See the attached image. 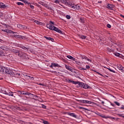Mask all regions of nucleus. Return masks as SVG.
<instances>
[{"label": "nucleus", "instance_id": "f704fd0d", "mask_svg": "<svg viewBox=\"0 0 124 124\" xmlns=\"http://www.w3.org/2000/svg\"><path fill=\"white\" fill-rule=\"evenodd\" d=\"M107 69L109 70V71H110L111 72H113V73H115V72L114 70L111 69V68H107Z\"/></svg>", "mask_w": 124, "mask_h": 124}, {"label": "nucleus", "instance_id": "f03ea898", "mask_svg": "<svg viewBox=\"0 0 124 124\" xmlns=\"http://www.w3.org/2000/svg\"><path fill=\"white\" fill-rule=\"evenodd\" d=\"M17 46L19 47V48H21V49H23V51H24V52H28L29 51V50H30V47L29 46H23V45H17Z\"/></svg>", "mask_w": 124, "mask_h": 124}, {"label": "nucleus", "instance_id": "6e6d98bb", "mask_svg": "<svg viewBox=\"0 0 124 124\" xmlns=\"http://www.w3.org/2000/svg\"><path fill=\"white\" fill-rule=\"evenodd\" d=\"M71 60L72 61H75L76 60V59H75V58H74V57H72Z\"/></svg>", "mask_w": 124, "mask_h": 124}, {"label": "nucleus", "instance_id": "b1692460", "mask_svg": "<svg viewBox=\"0 0 124 124\" xmlns=\"http://www.w3.org/2000/svg\"><path fill=\"white\" fill-rule=\"evenodd\" d=\"M13 76H16V77H19V76H20V73H14Z\"/></svg>", "mask_w": 124, "mask_h": 124}, {"label": "nucleus", "instance_id": "72a5a7b5", "mask_svg": "<svg viewBox=\"0 0 124 124\" xmlns=\"http://www.w3.org/2000/svg\"><path fill=\"white\" fill-rule=\"evenodd\" d=\"M3 56H5L2 51H0V57H3Z\"/></svg>", "mask_w": 124, "mask_h": 124}, {"label": "nucleus", "instance_id": "5fc2aeb1", "mask_svg": "<svg viewBox=\"0 0 124 124\" xmlns=\"http://www.w3.org/2000/svg\"><path fill=\"white\" fill-rule=\"evenodd\" d=\"M96 73H97V74H98V75H100L101 76H103V75H102V74H100V73L96 72Z\"/></svg>", "mask_w": 124, "mask_h": 124}, {"label": "nucleus", "instance_id": "603ef678", "mask_svg": "<svg viewBox=\"0 0 124 124\" xmlns=\"http://www.w3.org/2000/svg\"><path fill=\"white\" fill-rule=\"evenodd\" d=\"M20 38H21L22 39H25V36H21V35H20Z\"/></svg>", "mask_w": 124, "mask_h": 124}, {"label": "nucleus", "instance_id": "cd10ccee", "mask_svg": "<svg viewBox=\"0 0 124 124\" xmlns=\"http://www.w3.org/2000/svg\"><path fill=\"white\" fill-rule=\"evenodd\" d=\"M80 22H81V23H85V21H84V18L83 17H80Z\"/></svg>", "mask_w": 124, "mask_h": 124}, {"label": "nucleus", "instance_id": "4c0bfd02", "mask_svg": "<svg viewBox=\"0 0 124 124\" xmlns=\"http://www.w3.org/2000/svg\"><path fill=\"white\" fill-rule=\"evenodd\" d=\"M0 43H5V42H5V41H4L1 39H0Z\"/></svg>", "mask_w": 124, "mask_h": 124}, {"label": "nucleus", "instance_id": "20e7f679", "mask_svg": "<svg viewBox=\"0 0 124 124\" xmlns=\"http://www.w3.org/2000/svg\"><path fill=\"white\" fill-rule=\"evenodd\" d=\"M66 5H68L69 7H71V8H74L75 4L71 2L70 1H68L67 0V2L66 3Z\"/></svg>", "mask_w": 124, "mask_h": 124}, {"label": "nucleus", "instance_id": "aec40b11", "mask_svg": "<svg viewBox=\"0 0 124 124\" xmlns=\"http://www.w3.org/2000/svg\"><path fill=\"white\" fill-rule=\"evenodd\" d=\"M107 6H108L107 8H108V9H110V10L113 9V5L108 4Z\"/></svg>", "mask_w": 124, "mask_h": 124}, {"label": "nucleus", "instance_id": "1a4fd4ad", "mask_svg": "<svg viewBox=\"0 0 124 124\" xmlns=\"http://www.w3.org/2000/svg\"><path fill=\"white\" fill-rule=\"evenodd\" d=\"M4 31H5V32H7V33H13V34H14V33H16V32H13V31L6 29L4 30Z\"/></svg>", "mask_w": 124, "mask_h": 124}, {"label": "nucleus", "instance_id": "49530a36", "mask_svg": "<svg viewBox=\"0 0 124 124\" xmlns=\"http://www.w3.org/2000/svg\"><path fill=\"white\" fill-rule=\"evenodd\" d=\"M18 93L19 94H24V91H18Z\"/></svg>", "mask_w": 124, "mask_h": 124}, {"label": "nucleus", "instance_id": "58836bf2", "mask_svg": "<svg viewBox=\"0 0 124 124\" xmlns=\"http://www.w3.org/2000/svg\"><path fill=\"white\" fill-rule=\"evenodd\" d=\"M34 22L36 23V24H37V25H39L40 24V21H39L38 20H35L34 21Z\"/></svg>", "mask_w": 124, "mask_h": 124}, {"label": "nucleus", "instance_id": "09e8293b", "mask_svg": "<svg viewBox=\"0 0 124 124\" xmlns=\"http://www.w3.org/2000/svg\"><path fill=\"white\" fill-rule=\"evenodd\" d=\"M107 28H108V29H110L111 25L108 24L107 25Z\"/></svg>", "mask_w": 124, "mask_h": 124}, {"label": "nucleus", "instance_id": "de8ad7c7", "mask_svg": "<svg viewBox=\"0 0 124 124\" xmlns=\"http://www.w3.org/2000/svg\"><path fill=\"white\" fill-rule=\"evenodd\" d=\"M43 123L44 124H49V122H48L47 121H44Z\"/></svg>", "mask_w": 124, "mask_h": 124}, {"label": "nucleus", "instance_id": "0eeeda50", "mask_svg": "<svg viewBox=\"0 0 124 124\" xmlns=\"http://www.w3.org/2000/svg\"><path fill=\"white\" fill-rule=\"evenodd\" d=\"M46 27L48 29H49V30H51V31H54L55 28L54 25L51 24H47Z\"/></svg>", "mask_w": 124, "mask_h": 124}, {"label": "nucleus", "instance_id": "c03bdc74", "mask_svg": "<svg viewBox=\"0 0 124 124\" xmlns=\"http://www.w3.org/2000/svg\"><path fill=\"white\" fill-rule=\"evenodd\" d=\"M67 58H68V59H70V60H72L73 57L70 55H68L67 56Z\"/></svg>", "mask_w": 124, "mask_h": 124}, {"label": "nucleus", "instance_id": "4be33fe9", "mask_svg": "<svg viewBox=\"0 0 124 124\" xmlns=\"http://www.w3.org/2000/svg\"><path fill=\"white\" fill-rule=\"evenodd\" d=\"M117 67L118 69H119V70H122V69H123V66H122V65L121 64L118 65Z\"/></svg>", "mask_w": 124, "mask_h": 124}, {"label": "nucleus", "instance_id": "a18cd8bd", "mask_svg": "<svg viewBox=\"0 0 124 124\" xmlns=\"http://www.w3.org/2000/svg\"><path fill=\"white\" fill-rule=\"evenodd\" d=\"M108 53H111V52H112V49H111L109 48H108Z\"/></svg>", "mask_w": 124, "mask_h": 124}, {"label": "nucleus", "instance_id": "680f3d73", "mask_svg": "<svg viewBox=\"0 0 124 124\" xmlns=\"http://www.w3.org/2000/svg\"><path fill=\"white\" fill-rule=\"evenodd\" d=\"M53 63H52L50 66V67H51V68H53Z\"/></svg>", "mask_w": 124, "mask_h": 124}, {"label": "nucleus", "instance_id": "e2e57ef3", "mask_svg": "<svg viewBox=\"0 0 124 124\" xmlns=\"http://www.w3.org/2000/svg\"><path fill=\"white\" fill-rule=\"evenodd\" d=\"M121 71L122 72H124V67L122 68V69H121Z\"/></svg>", "mask_w": 124, "mask_h": 124}, {"label": "nucleus", "instance_id": "c756f323", "mask_svg": "<svg viewBox=\"0 0 124 124\" xmlns=\"http://www.w3.org/2000/svg\"><path fill=\"white\" fill-rule=\"evenodd\" d=\"M23 2L25 3V4H28V5H30V4H31V3L29 2L26 0H24V1H23Z\"/></svg>", "mask_w": 124, "mask_h": 124}, {"label": "nucleus", "instance_id": "39448f33", "mask_svg": "<svg viewBox=\"0 0 124 124\" xmlns=\"http://www.w3.org/2000/svg\"><path fill=\"white\" fill-rule=\"evenodd\" d=\"M12 53H14L15 54H17L18 56V57H22V54L20 53V51L17 50V49H12Z\"/></svg>", "mask_w": 124, "mask_h": 124}, {"label": "nucleus", "instance_id": "c9c22d12", "mask_svg": "<svg viewBox=\"0 0 124 124\" xmlns=\"http://www.w3.org/2000/svg\"><path fill=\"white\" fill-rule=\"evenodd\" d=\"M45 38H46V39H47V40H49V39H52V38L49 37H47V36H44Z\"/></svg>", "mask_w": 124, "mask_h": 124}, {"label": "nucleus", "instance_id": "3c124183", "mask_svg": "<svg viewBox=\"0 0 124 124\" xmlns=\"http://www.w3.org/2000/svg\"><path fill=\"white\" fill-rule=\"evenodd\" d=\"M90 68L89 65H86V68H87V69H89V68Z\"/></svg>", "mask_w": 124, "mask_h": 124}, {"label": "nucleus", "instance_id": "4d7b16f0", "mask_svg": "<svg viewBox=\"0 0 124 124\" xmlns=\"http://www.w3.org/2000/svg\"><path fill=\"white\" fill-rule=\"evenodd\" d=\"M0 8H2V3H0Z\"/></svg>", "mask_w": 124, "mask_h": 124}, {"label": "nucleus", "instance_id": "864d4df0", "mask_svg": "<svg viewBox=\"0 0 124 124\" xmlns=\"http://www.w3.org/2000/svg\"><path fill=\"white\" fill-rule=\"evenodd\" d=\"M78 69H79V70H83V68L79 66V67H78Z\"/></svg>", "mask_w": 124, "mask_h": 124}, {"label": "nucleus", "instance_id": "bf43d9fd", "mask_svg": "<svg viewBox=\"0 0 124 124\" xmlns=\"http://www.w3.org/2000/svg\"><path fill=\"white\" fill-rule=\"evenodd\" d=\"M49 23H50V24H52V25H54V22H52V21H49Z\"/></svg>", "mask_w": 124, "mask_h": 124}, {"label": "nucleus", "instance_id": "7ed1b4c3", "mask_svg": "<svg viewBox=\"0 0 124 124\" xmlns=\"http://www.w3.org/2000/svg\"><path fill=\"white\" fill-rule=\"evenodd\" d=\"M79 87H81V88H83V89H91V87L89 86L88 84L83 82L79 83Z\"/></svg>", "mask_w": 124, "mask_h": 124}, {"label": "nucleus", "instance_id": "423d86ee", "mask_svg": "<svg viewBox=\"0 0 124 124\" xmlns=\"http://www.w3.org/2000/svg\"><path fill=\"white\" fill-rule=\"evenodd\" d=\"M79 102H80L81 103H87L88 104H93V102L86 100H79Z\"/></svg>", "mask_w": 124, "mask_h": 124}, {"label": "nucleus", "instance_id": "79ce46f5", "mask_svg": "<svg viewBox=\"0 0 124 124\" xmlns=\"http://www.w3.org/2000/svg\"><path fill=\"white\" fill-rule=\"evenodd\" d=\"M114 103H115V104H116V105H117V106H120V103L118 102L115 101Z\"/></svg>", "mask_w": 124, "mask_h": 124}, {"label": "nucleus", "instance_id": "a19ab883", "mask_svg": "<svg viewBox=\"0 0 124 124\" xmlns=\"http://www.w3.org/2000/svg\"><path fill=\"white\" fill-rule=\"evenodd\" d=\"M66 82L68 83H72V80L71 79H66Z\"/></svg>", "mask_w": 124, "mask_h": 124}, {"label": "nucleus", "instance_id": "7c9ffc66", "mask_svg": "<svg viewBox=\"0 0 124 124\" xmlns=\"http://www.w3.org/2000/svg\"><path fill=\"white\" fill-rule=\"evenodd\" d=\"M8 6L7 5H5V4H3L2 3V8H7Z\"/></svg>", "mask_w": 124, "mask_h": 124}, {"label": "nucleus", "instance_id": "473e14b6", "mask_svg": "<svg viewBox=\"0 0 124 124\" xmlns=\"http://www.w3.org/2000/svg\"><path fill=\"white\" fill-rule=\"evenodd\" d=\"M16 4H17V5H24V3L21 2H17Z\"/></svg>", "mask_w": 124, "mask_h": 124}, {"label": "nucleus", "instance_id": "f3484780", "mask_svg": "<svg viewBox=\"0 0 124 124\" xmlns=\"http://www.w3.org/2000/svg\"><path fill=\"white\" fill-rule=\"evenodd\" d=\"M0 49L6 51V50H7V47L5 46H0Z\"/></svg>", "mask_w": 124, "mask_h": 124}, {"label": "nucleus", "instance_id": "69168bd1", "mask_svg": "<svg viewBox=\"0 0 124 124\" xmlns=\"http://www.w3.org/2000/svg\"><path fill=\"white\" fill-rule=\"evenodd\" d=\"M87 61H88V62H92V60L90 59H87Z\"/></svg>", "mask_w": 124, "mask_h": 124}, {"label": "nucleus", "instance_id": "2eb2a0df", "mask_svg": "<svg viewBox=\"0 0 124 124\" xmlns=\"http://www.w3.org/2000/svg\"><path fill=\"white\" fill-rule=\"evenodd\" d=\"M80 83H81L79 81H75L74 80H72V84H74L75 85H77V84H78L79 87H80Z\"/></svg>", "mask_w": 124, "mask_h": 124}, {"label": "nucleus", "instance_id": "dca6fc26", "mask_svg": "<svg viewBox=\"0 0 124 124\" xmlns=\"http://www.w3.org/2000/svg\"><path fill=\"white\" fill-rule=\"evenodd\" d=\"M5 94H7L8 95H9L10 96H13V92L8 93V92H5Z\"/></svg>", "mask_w": 124, "mask_h": 124}, {"label": "nucleus", "instance_id": "5701e85b", "mask_svg": "<svg viewBox=\"0 0 124 124\" xmlns=\"http://www.w3.org/2000/svg\"><path fill=\"white\" fill-rule=\"evenodd\" d=\"M68 115L71 117H73L74 118H76V115L73 113H68Z\"/></svg>", "mask_w": 124, "mask_h": 124}, {"label": "nucleus", "instance_id": "37998d69", "mask_svg": "<svg viewBox=\"0 0 124 124\" xmlns=\"http://www.w3.org/2000/svg\"><path fill=\"white\" fill-rule=\"evenodd\" d=\"M66 18H67L68 20H69V19H70L71 17L70 16L67 15L66 16Z\"/></svg>", "mask_w": 124, "mask_h": 124}, {"label": "nucleus", "instance_id": "2f4dec72", "mask_svg": "<svg viewBox=\"0 0 124 124\" xmlns=\"http://www.w3.org/2000/svg\"><path fill=\"white\" fill-rule=\"evenodd\" d=\"M53 2H55V3L60 4V0H54Z\"/></svg>", "mask_w": 124, "mask_h": 124}, {"label": "nucleus", "instance_id": "412c9836", "mask_svg": "<svg viewBox=\"0 0 124 124\" xmlns=\"http://www.w3.org/2000/svg\"><path fill=\"white\" fill-rule=\"evenodd\" d=\"M13 36H15V37H16V38H20L21 37V35H17V32H16V33H14V34H13Z\"/></svg>", "mask_w": 124, "mask_h": 124}, {"label": "nucleus", "instance_id": "a878e982", "mask_svg": "<svg viewBox=\"0 0 124 124\" xmlns=\"http://www.w3.org/2000/svg\"><path fill=\"white\" fill-rule=\"evenodd\" d=\"M25 76H26V77H29L30 78H29V79H31V80H34V78L31 77V76H29L27 75H25Z\"/></svg>", "mask_w": 124, "mask_h": 124}, {"label": "nucleus", "instance_id": "e433bc0d", "mask_svg": "<svg viewBox=\"0 0 124 124\" xmlns=\"http://www.w3.org/2000/svg\"><path fill=\"white\" fill-rule=\"evenodd\" d=\"M43 6H45V7H46V8H48V5L45 3H44Z\"/></svg>", "mask_w": 124, "mask_h": 124}, {"label": "nucleus", "instance_id": "13d9d810", "mask_svg": "<svg viewBox=\"0 0 124 124\" xmlns=\"http://www.w3.org/2000/svg\"><path fill=\"white\" fill-rule=\"evenodd\" d=\"M119 116L120 117H122V118H124V116H123V114H119Z\"/></svg>", "mask_w": 124, "mask_h": 124}, {"label": "nucleus", "instance_id": "052dcab7", "mask_svg": "<svg viewBox=\"0 0 124 124\" xmlns=\"http://www.w3.org/2000/svg\"><path fill=\"white\" fill-rule=\"evenodd\" d=\"M49 40H50V41H51L52 42H54V39L51 38V39H49Z\"/></svg>", "mask_w": 124, "mask_h": 124}, {"label": "nucleus", "instance_id": "9b49d317", "mask_svg": "<svg viewBox=\"0 0 124 124\" xmlns=\"http://www.w3.org/2000/svg\"><path fill=\"white\" fill-rule=\"evenodd\" d=\"M55 31H57V32H59V33H62V31L58 28L55 27L54 30Z\"/></svg>", "mask_w": 124, "mask_h": 124}, {"label": "nucleus", "instance_id": "bb28decb", "mask_svg": "<svg viewBox=\"0 0 124 124\" xmlns=\"http://www.w3.org/2000/svg\"><path fill=\"white\" fill-rule=\"evenodd\" d=\"M40 108H43V109H46V106L44 105H41V106H40Z\"/></svg>", "mask_w": 124, "mask_h": 124}, {"label": "nucleus", "instance_id": "ddd939ff", "mask_svg": "<svg viewBox=\"0 0 124 124\" xmlns=\"http://www.w3.org/2000/svg\"><path fill=\"white\" fill-rule=\"evenodd\" d=\"M73 9H77L78 10H79V9H80V6L78 5H74Z\"/></svg>", "mask_w": 124, "mask_h": 124}, {"label": "nucleus", "instance_id": "9d476101", "mask_svg": "<svg viewBox=\"0 0 124 124\" xmlns=\"http://www.w3.org/2000/svg\"><path fill=\"white\" fill-rule=\"evenodd\" d=\"M65 67H66V69H67L68 70L71 71V72H73V69H72L71 67L65 65Z\"/></svg>", "mask_w": 124, "mask_h": 124}, {"label": "nucleus", "instance_id": "4468645a", "mask_svg": "<svg viewBox=\"0 0 124 124\" xmlns=\"http://www.w3.org/2000/svg\"><path fill=\"white\" fill-rule=\"evenodd\" d=\"M52 65H53L54 67H61V66H60L59 64L56 63L55 62L52 63Z\"/></svg>", "mask_w": 124, "mask_h": 124}, {"label": "nucleus", "instance_id": "8fccbe9b", "mask_svg": "<svg viewBox=\"0 0 124 124\" xmlns=\"http://www.w3.org/2000/svg\"><path fill=\"white\" fill-rule=\"evenodd\" d=\"M39 4L43 6V5L44 4V2H43L42 1H40V2H39Z\"/></svg>", "mask_w": 124, "mask_h": 124}, {"label": "nucleus", "instance_id": "338daca9", "mask_svg": "<svg viewBox=\"0 0 124 124\" xmlns=\"http://www.w3.org/2000/svg\"><path fill=\"white\" fill-rule=\"evenodd\" d=\"M39 85H40V86H44V84L42 83H39Z\"/></svg>", "mask_w": 124, "mask_h": 124}, {"label": "nucleus", "instance_id": "a211bd4d", "mask_svg": "<svg viewBox=\"0 0 124 124\" xmlns=\"http://www.w3.org/2000/svg\"><path fill=\"white\" fill-rule=\"evenodd\" d=\"M115 56L116 57H119V58H122L123 55L119 53H114Z\"/></svg>", "mask_w": 124, "mask_h": 124}, {"label": "nucleus", "instance_id": "393cba45", "mask_svg": "<svg viewBox=\"0 0 124 124\" xmlns=\"http://www.w3.org/2000/svg\"><path fill=\"white\" fill-rule=\"evenodd\" d=\"M75 62L76 63H77V64H78V65H82V63H81V62L78 61H75Z\"/></svg>", "mask_w": 124, "mask_h": 124}, {"label": "nucleus", "instance_id": "774afa93", "mask_svg": "<svg viewBox=\"0 0 124 124\" xmlns=\"http://www.w3.org/2000/svg\"><path fill=\"white\" fill-rule=\"evenodd\" d=\"M121 109H124V106H122Z\"/></svg>", "mask_w": 124, "mask_h": 124}, {"label": "nucleus", "instance_id": "f8f14e48", "mask_svg": "<svg viewBox=\"0 0 124 124\" xmlns=\"http://www.w3.org/2000/svg\"><path fill=\"white\" fill-rule=\"evenodd\" d=\"M67 2V0H59V2H61L65 5H66V2Z\"/></svg>", "mask_w": 124, "mask_h": 124}, {"label": "nucleus", "instance_id": "f257e3e1", "mask_svg": "<svg viewBox=\"0 0 124 124\" xmlns=\"http://www.w3.org/2000/svg\"><path fill=\"white\" fill-rule=\"evenodd\" d=\"M0 72H2L3 74H8L11 76H13L14 75V72H13L11 69L7 67H0Z\"/></svg>", "mask_w": 124, "mask_h": 124}, {"label": "nucleus", "instance_id": "c85d7f7f", "mask_svg": "<svg viewBox=\"0 0 124 124\" xmlns=\"http://www.w3.org/2000/svg\"><path fill=\"white\" fill-rule=\"evenodd\" d=\"M87 36H84V35H80V38H81V39H86Z\"/></svg>", "mask_w": 124, "mask_h": 124}, {"label": "nucleus", "instance_id": "6e6552de", "mask_svg": "<svg viewBox=\"0 0 124 124\" xmlns=\"http://www.w3.org/2000/svg\"><path fill=\"white\" fill-rule=\"evenodd\" d=\"M17 28H19V29H23V30H25V29H27V26H23L21 24H19L17 25Z\"/></svg>", "mask_w": 124, "mask_h": 124}, {"label": "nucleus", "instance_id": "0e129e2a", "mask_svg": "<svg viewBox=\"0 0 124 124\" xmlns=\"http://www.w3.org/2000/svg\"><path fill=\"white\" fill-rule=\"evenodd\" d=\"M102 118H104L105 119H107V117H106V116H102Z\"/></svg>", "mask_w": 124, "mask_h": 124}, {"label": "nucleus", "instance_id": "6ab92c4d", "mask_svg": "<svg viewBox=\"0 0 124 124\" xmlns=\"http://www.w3.org/2000/svg\"><path fill=\"white\" fill-rule=\"evenodd\" d=\"M23 93L24 94H25L26 95H33V94L32 93H31L29 92H24V91H23Z\"/></svg>", "mask_w": 124, "mask_h": 124}, {"label": "nucleus", "instance_id": "ea45409f", "mask_svg": "<svg viewBox=\"0 0 124 124\" xmlns=\"http://www.w3.org/2000/svg\"><path fill=\"white\" fill-rule=\"evenodd\" d=\"M29 6H30L31 8V9H33V8H34V6H33V5H31V4H30L29 5Z\"/></svg>", "mask_w": 124, "mask_h": 124}]
</instances>
